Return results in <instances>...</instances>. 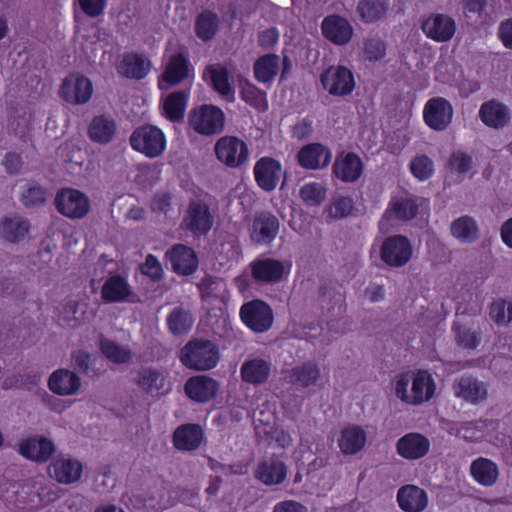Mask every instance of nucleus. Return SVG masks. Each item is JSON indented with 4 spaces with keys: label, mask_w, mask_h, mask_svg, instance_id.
Segmentation results:
<instances>
[{
    "label": "nucleus",
    "mask_w": 512,
    "mask_h": 512,
    "mask_svg": "<svg viewBox=\"0 0 512 512\" xmlns=\"http://www.w3.org/2000/svg\"><path fill=\"white\" fill-rule=\"evenodd\" d=\"M180 359L182 364L190 369L205 371L217 365L220 353L212 341L195 339L183 347Z\"/></svg>",
    "instance_id": "f257e3e1"
},
{
    "label": "nucleus",
    "mask_w": 512,
    "mask_h": 512,
    "mask_svg": "<svg viewBox=\"0 0 512 512\" xmlns=\"http://www.w3.org/2000/svg\"><path fill=\"white\" fill-rule=\"evenodd\" d=\"M188 125L199 135L212 136L219 134L224 129L225 114L215 105L202 104L190 110Z\"/></svg>",
    "instance_id": "f03ea898"
},
{
    "label": "nucleus",
    "mask_w": 512,
    "mask_h": 512,
    "mask_svg": "<svg viewBox=\"0 0 512 512\" xmlns=\"http://www.w3.org/2000/svg\"><path fill=\"white\" fill-rule=\"evenodd\" d=\"M290 261L274 258H257L249 264L253 279L263 284H275L286 278L291 271Z\"/></svg>",
    "instance_id": "7ed1b4c3"
},
{
    "label": "nucleus",
    "mask_w": 512,
    "mask_h": 512,
    "mask_svg": "<svg viewBox=\"0 0 512 512\" xmlns=\"http://www.w3.org/2000/svg\"><path fill=\"white\" fill-rule=\"evenodd\" d=\"M55 205L60 214L70 219H82L90 211L89 198L81 191L65 188L55 197Z\"/></svg>",
    "instance_id": "20e7f679"
},
{
    "label": "nucleus",
    "mask_w": 512,
    "mask_h": 512,
    "mask_svg": "<svg viewBox=\"0 0 512 512\" xmlns=\"http://www.w3.org/2000/svg\"><path fill=\"white\" fill-rule=\"evenodd\" d=\"M412 255V244L403 235L387 237L380 247L381 260L392 268L405 266L411 260Z\"/></svg>",
    "instance_id": "39448f33"
},
{
    "label": "nucleus",
    "mask_w": 512,
    "mask_h": 512,
    "mask_svg": "<svg viewBox=\"0 0 512 512\" xmlns=\"http://www.w3.org/2000/svg\"><path fill=\"white\" fill-rule=\"evenodd\" d=\"M217 159L230 168H238L243 165L249 157L247 144L234 136L221 137L215 144Z\"/></svg>",
    "instance_id": "423d86ee"
},
{
    "label": "nucleus",
    "mask_w": 512,
    "mask_h": 512,
    "mask_svg": "<svg viewBox=\"0 0 512 512\" xmlns=\"http://www.w3.org/2000/svg\"><path fill=\"white\" fill-rule=\"evenodd\" d=\"M240 316L247 327L258 333L269 330L274 319L270 306L258 299L242 305Z\"/></svg>",
    "instance_id": "0eeeda50"
},
{
    "label": "nucleus",
    "mask_w": 512,
    "mask_h": 512,
    "mask_svg": "<svg viewBox=\"0 0 512 512\" xmlns=\"http://www.w3.org/2000/svg\"><path fill=\"white\" fill-rule=\"evenodd\" d=\"M321 83L329 94L346 96L355 88V79L352 71L342 65L331 66L321 75Z\"/></svg>",
    "instance_id": "6e6552de"
},
{
    "label": "nucleus",
    "mask_w": 512,
    "mask_h": 512,
    "mask_svg": "<svg viewBox=\"0 0 512 512\" xmlns=\"http://www.w3.org/2000/svg\"><path fill=\"white\" fill-rule=\"evenodd\" d=\"M94 89L89 78L79 74L67 76L61 85L59 94L66 102L73 105H83L90 101Z\"/></svg>",
    "instance_id": "1a4fd4ad"
},
{
    "label": "nucleus",
    "mask_w": 512,
    "mask_h": 512,
    "mask_svg": "<svg viewBox=\"0 0 512 512\" xmlns=\"http://www.w3.org/2000/svg\"><path fill=\"white\" fill-rule=\"evenodd\" d=\"M18 493L19 498L31 508L45 506L57 498L56 493L46 484L43 477L29 479L21 486Z\"/></svg>",
    "instance_id": "9d476101"
},
{
    "label": "nucleus",
    "mask_w": 512,
    "mask_h": 512,
    "mask_svg": "<svg viewBox=\"0 0 512 512\" xmlns=\"http://www.w3.org/2000/svg\"><path fill=\"white\" fill-rule=\"evenodd\" d=\"M19 454L36 463H46L56 452L54 442L41 435H33L22 439L18 444Z\"/></svg>",
    "instance_id": "9b49d317"
},
{
    "label": "nucleus",
    "mask_w": 512,
    "mask_h": 512,
    "mask_svg": "<svg viewBox=\"0 0 512 512\" xmlns=\"http://www.w3.org/2000/svg\"><path fill=\"white\" fill-rule=\"evenodd\" d=\"M421 28L427 38L444 43L454 37L457 26L450 15L433 13L423 20Z\"/></svg>",
    "instance_id": "f8f14e48"
},
{
    "label": "nucleus",
    "mask_w": 512,
    "mask_h": 512,
    "mask_svg": "<svg viewBox=\"0 0 512 512\" xmlns=\"http://www.w3.org/2000/svg\"><path fill=\"white\" fill-rule=\"evenodd\" d=\"M453 113V107L448 100L442 97H434L425 104L423 118L431 129L443 131L451 123Z\"/></svg>",
    "instance_id": "ddd939ff"
},
{
    "label": "nucleus",
    "mask_w": 512,
    "mask_h": 512,
    "mask_svg": "<svg viewBox=\"0 0 512 512\" xmlns=\"http://www.w3.org/2000/svg\"><path fill=\"white\" fill-rule=\"evenodd\" d=\"M182 226L194 235L207 234L213 226V217L208 205L201 200L191 201Z\"/></svg>",
    "instance_id": "4468645a"
},
{
    "label": "nucleus",
    "mask_w": 512,
    "mask_h": 512,
    "mask_svg": "<svg viewBox=\"0 0 512 512\" xmlns=\"http://www.w3.org/2000/svg\"><path fill=\"white\" fill-rule=\"evenodd\" d=\"M80 460L67 455L55 458L48 467L49 476L60 484L70 485L78 482L83 473Z\"/></svg>",
    "instance_id": "2eb2a0df"
},
{
    "label": "nucleus",
    "mask_w": 512,
    "mask_h": 512,
    "mask_svg": "<svg viewBox=\"0 0 512 512\" xmlns=\"http://www.w3.org/2000/svg\"><path fill=\"white\" fill-rule=\"evenodd\" d=\"M429 439L417 432H410L400 437L396 442L397 454L409 461L419 460L430 451Z\"/></svg>",
    "instance_id": "dca6fc26"
},
{
    "label": "nucleus",
    "mask_w": 512,
    "mask_h": 512,
    "mask_svg": "<svg viewBox=\"0 0 512 512\" xmlns=\"http://www.w3.org/2000/svg\"><path fill=\"white\" fill-rule=\"evenodd\" d=\"M282 175V165L274 158L262 157L255 163L254 176L256 183L267 192L273 191L277 187Z\"/></svg>",
    "instance_id": "f3484780"
},
{
    "label": "nucleus",
    "mask_w": 512,
    "mask_h": 512,
    "mask_svg": "<svg viewBox=\"0 0 512 512\" xmlns=\"http://www.w3.org/2000/svg\"><path fill=\"white\" fill-rule=\"evenodd\" d=\"M166 258L173 271L183 276L193 274L199 265L195 251L183 244H177L168 250Z\"/></svg>",
    "instance_id": "a211bd4d"
},
{
    "label": "nucleus",
    "mask_w": 512,
    "mask_h": 512,
    "mask_svg": "<svg viewBox=\"0 0 512 512\" xmlns=\"http://www.w3.org/2000/svg\"><path fill=\"white\" fill-rule=\"evenodd\" d=\"M469 475L479 486L490 488L499 481L500 467L492 459L480 456L471 461Z\"/></svg>",
    "instance_id": "6ab92c4d"
},
{
    "label": "nucleus",
    "mask_w": 512,
    "mask_h": 512,
    "mask_svg": "<svg viewBox=\"0 0 512 512\" xmlns=\"http://www.w3.org/2000/svg\"><path fill=\"white\" fill-rule=\"evenodd\" d=\"M396 500L403 512H423L429 505L428 493L414 484L400 487L396 494Z\"/></svg>",
    "instance_id": "aec40b11"
},
{
    "label": "nucleus",
    "mask_w": 512,
    "mask_h": 512,
    "mask_svg": "<svg viewBox=\"0 0 512 512\" xmlns=\"http://www.w3.org/2000/svg\"><path fill=\"white\" fill-rule=\"evenodd\" d=\"M416 213L417 205L414 199L402 198L394 200L389 204L379 221V228L382 232L386 233L393 226V220H409L412 219Z\"/></svg>",
    "instance_id": "412c9836"
},
{
    "label": "nucleus",
    "mask_w": 512,
    "mask_h": 512,
    "mask_svg": "<svg viewBox=\"0 0 512 512\" xmlns=\"http://www.w3.org/2000/svg\"><path fill=\"white\" fill-rule=\"evenodd\" d=\"M132 147L147 157L160 154V130L154 126H143L133 132L130 137Z\"/></svg>",
    "instance_id": "4be33fe9"
},
{
    "label": "nucleus",
    "mask_w": 512,
    "mask_h": 512,
    "mask_svg": "<svg viewBox=\"0 0 512 512\" xmlns=\"http://www.w3.org/2000/svg\"><path fill=\"white\" fill-rule=\"evenodd\" d=\"M279 220L269 212L257 215L252 223L250 237L257 244H270L278 235Z\"/></svg>",
    "instance_id": "5701e85b"
},
{
    "label": "nucleus",
    "mask_w": 512,
    "mask_h": 512,
    "mask_svg": "<svg viewBox=\"0 0 512 512\" xmlns=\"http://www.w3.org/2000/svg\"><path fill=\"white\" fill-rule=\"evenodd\" d=\"M454 394L470 403L478 404L487 399V384L473 376H462L454 382Z\"/></svg>",
    "instance_id": "b1692460"
},
{
    "label": "nucleus",
    "mask_w": 512,
    "mask_h": 512,
    "mask_svg": "<svg viewBox=\"0 0 512 512\" xmlns=\"http://www.w3.org/2000/svg\"><path fill=\"white\" fill-rule=\"evenodd\" d=\"M321 30L323 36L335 45L347 44L353 35V28L349 21L339 15L325 17Z\"/></svg>",
    "instance_id": "393cba45"
},
{
    "label": "nucleus",
    "mask_w": 512,
    "mask_h": 512,
    "mask_svg": "<svg viewBox=\"0 0 512 512\" xmlns=\"http://www.w3.org/2000/svg\"><path fill=\"white\" fill-rule=\"evenodd\" d=\"M297 159L301 167L318 170L330 164L332 152L322 144L312 143L300 149Z\"/></svg>",
    "instance_id": "a878e982"
},
{
    "label": "nucleus",
    "mask_w": 512,
    "mask_h": 512,
    "mask_svg": "<svg viewBox=\"0 0 512 512\" xmlns=\"http://www.w3.org/2000/svg\"><path fill=\"white\" fill-rule=\"evenodd\" d=\"M80 377L71 370H55L48 379V388L59 396L75 395L81 388Z\"/></svg>",
    "instance_id": "bb28decb"
},
{
    "label": "nucleus",
    "mask_w": 512,
    "mask_h": 512,
    "mask_svg": "<svg viewBox=\"0 0 512 512\" xmlns=\"http://www.w3.org/2000/svg\"><path fill=\"white\" fill-rule=\"evenodd\" d=\"M31 229L30 221L21 216H8L0 221V238L9 243L24 241Z\"/></svg>",
    "instance_id": "cd10ccee"
},
{
    "label": "nucleus",
    "mask_w": 512,
    "mask_h": 512,
    "mask_svg": "<svg viewBox=\"0 0 512 512\" xmlns=\"http://www.w3.org/2000/svg\"><path fill=\"white\" fill-rule=\"evenodd\" d=\"M204 440L203 428L198 424H184L179 426L173 434L174 446L181 451H194Z\"/></svg>",
    "instance_id": "c85d7f7f"
},
{
    "label": "nucleus",
    "mask_w": 512,
    "mask_h": 512,
    "mask_svg": "<svg viewBox=\"0 0 512 512\" xmlns=\"http://www.w3.org/2000/svg\"><path fill=\"white\" fill-rule=\"evenodd\" d=\"M255 477L264 485H279L287 477V466L279 458L266 459L259 463Z\"/></svg>",
    "instance_id": "c756f323"
},
{
    "label": "nucleus",
    "mask_w": 512,
    "mask_h": 512,
    "mask_svg": "<svg viewBox=\"0 0 512 512\" xmlns=\"http://www.w3.org/2000/svg\"><path fill=\"white\" fill-rule=\"evenodd\" d=\"M203 80L210 84L213 89L229 101L234 99V88L230 84L228 71L219 64H212L205 68Z\"/></svg>",
    "instance_id": "7c9ffc66"
},
{
    "label": "nucleus",
    "mask_w": 512,
    "mask_h": 512,
    "mask_svg": "<svg viewBox=\"0 0 512 512\" xmlns=\"http://www.w3.org/2000/svg\"><path fill=\"white\" fill-rule=\"evenodd\" d=\"M333 171L341 181L354 182L361 176L363 164L354 153L341 154L335 160Z\"/></svg>",
    "instance_id": "2f4dec72"
},
{
    "label": "nucleus",
    "mask_w": 512,
    "mask_h": 512,
    "mask_svg": "<svg viewBox=\"0 0 512 512\" xmlns=\"http://www.w3.org/2000/svg\"><path fill=\"white\" fill-rule=\"evenodd\" d=\"M366 431L358 425H349L342 429L338 438V447L345 455H354L366 445Z\"/></svg>",
    "instance_id": "473e14b6"
},
{
    "label": "nucleus",
    "mask_w": 512,
    "mask_h": 512,
    "mask_svg": "<svg viewBox=\"0 0 512 512\" xmlns=\"http://www.w3.org/2000/svg\"><path fill=\"white\" fill-rule=\"evenodd\" d=\"M218 390L217 382L206 376L199 375L190 378L185 384V391L189 398L197 402H206L214 397Z\"/></svg>",
    "instance_id": "72a5a7b5"
},
{
    "label": "nucleus",
    "mask_w": 512,
    "mask_h": 512,
    "mask_svg": "<svg viewBox=\"0 0 512 512\" xmlns=\"http://www.w3.org/2000/svg\"><path fill=\"white\" fill-rule=\"evenodd\" d=\"M271 372V364L262 358H253L246 360L240 369L241 379L252 385H261L265 383Z\"/></svg>",
    "instance_id": "f704fd0d"
},
{
    "label": "nucleus",
    "mask_w": 512,
    "mask_h": 512,
    "mask_svg": "<svg viewBox=\"0 0 512 512\" xmlns=\"http://www.w3.org/2000/svg\"><path fill=\"white\" fill-rule=\"evenodd\" d=\"M189 91H174L162 102L164 116L171 122H182L186 113Z\"/></svg>",
    "instance_id": "c9c22d12"
},
{
    "label": "nucleus",
    "mask_w": 512,
    "mask_h": 512,
    "mask_svg": "<svg viewBox=\"0 0 512 512\" xmlns=\"http://www.w3.org/2000/svg\"><path fill=\"white\" fill-rule=\"evenodd\" d=\"M414 389L412 395L417 400V406L429 402L435 395L436 382L433 375L427 370L412 371Z\"/></svg>",
    "instance_id": "e433bc0d"
},
{
    "label": "nucleus",
    "mask_w": 512,
    "mask_h": 512,
    "mask_svg": "<svg viewBox=\"0 0 512 512\" xmlns=\"http://www.w3.org/2000/svg\"><path fill=\"white\" fill-rule=\"evenodd\" d=\"M479 117L485 125L495 129L504 127L510 118L508 108L497 101L483 103L479 109Z\"/></svg>",
    "instance_id": "4c0bfd02"
},
{
    "label": "nucleus",
    "mask_w": 512,
    "mask_h": 512,
    "mask_svg": "<svg viewBox=\"0 0 512 512\" xmlns=\"http://www.w3.org/2000/svg\"><path fill=\"white\" fill-rule=\"evenodd\" d=\"M287 378L291 384L306 388L317 383L320 378V367L313 361H307L290 369Z\"/></svg>",
    "instance_id": "58836bf2"
},
{
    "label": "nucleus",
    "mask_w": 512,
    "mask_h": 512,
    "mask_svg": "<svg viewBox=\"0 0 512 512\" xmlns=\"http://www.w3.org/2000/svg\"><path fill=\"white\" fill-rule=\"evenodd\" d=\"M189 60L183 53H177L171 56L167 62L162 80L177 85L189 77L190 74Z\"/></svg>",
    "instance_id": "ea45409f"
},
{
    "label": "nucleus",
    "mask_w": 512,
    "mask_h": 512,
    "mask_svg": "<svg viewBox=\"0 0 512 512\" xmlns=\"http://www.w3.org/2000/svg\"><path fill=\"white\" fill-rule=\"evenodd\" d=\"M450 231L455 239L464 244L474 243L480 237L478 223L474 218L467 215L452 221Z\"/></svg>",
    "instance_id": "a19ab883"
},
{
    "label": "nucleus",
    "mask_w": 512,
    "mask_h": 512,
    "mask_svg": "<svg viewBox=\"0 0 512 512\" xmlns=\"http://www.w3.org/2000/svg\"><path fill=\"white\" fill-rule=\"evenodd\" d=\"M117 126L113 118L107 115L95 116L89 125V137L99 144L111 142L116 134Z\"/></svg>",
    "instance_id": "79ce46f5"
},
{
    "label": "nucleus",
    "mask_w": 512,
    "mask_h": 512,
    "mask_svg": "<svg viewBox=\"0 0 512 512\" xmlns=\"http://www.w3.org/2000/svg\"><path fill=\"white\" fill-rule=\"evenodd\" d=\"M131 287L121 276L109 277L102 287V298L106 302H123L131 295Z\"/></svg>",
    "instance_id": "37998d69"
},
{
    "label": "nucleus",
    "mask_w": 512,
    "mask_h": 512,
    "mask_svg": "<svg viewBox=\"0 0 512 512\" xmlns=\"http://www.w3.org/2000/svg\"><path fill=\"white\" fill-rule=\"evenodd\" d=\"M148 71V61L137 54L125 55L118 66V72L128 78L141 79Z\"/></svg>",
    "instance_id": "c03bdc74"
},
{
    "label": "nucleus",
    "mask_w": 512,
    "mask_h": 512,
    "mask_svg": "<svg viewBox=\"0 0 512 512\" xmlns=\"http://www.w3.org/2000/svg\"><path fill=\"white\" fill-rule=\"evenodd\" d=\"M413 386L412 371L400 373L392 381V388L396 398L404 404L417 406V400L412 395Z\"/></svg>",
    "instance_id": "a18cd8bd"
},
{
    "label": "nucleus",
    "mask_w": 512,
    "mask_h": 512,
    "mask_svg": "<svg viewBox=\"0 0 512 512\" xmlns=\"http://www.w3.org/2000/svg\"><path fill=\"white\" fill-rule=\"evenodd\" d=\"M219 18L212 11L201 12L195 22V33L202 41L211 40L219 29Z\"/></svg>",
    "instance_id": "49530a36"
},
{
    "label": "nucleus",
    "mask_w": 512,
    "mask_h": 512,
    "mask_svg": "<svg viewBox=\"0 0 512 512\" xmlns=\"http://www.w3.org/2000/svg\"><path fill=\"white\" fill-rule=\"evenodd\" d=\"M280 59L275 54L264 55L254 64L255 77L259 82L267 83L272 81L278 74Z\"/></svg>",
    "instance_id": "de8ad7c7"
},
{
    "label": "nucleus",
    "mask_w": 512,
    "mask_h": 512,
    "mask_svg": "<svg viewBox=\"0 0 512 512\" xmlns=\"http://www.w3.org/2000/svg\"><path fill=\"white\" fill-rule=\"evenodd\" d=\"M99 347L103 355L113 363L126 364L132 359V352L126 346H121L118 343L101 337Z\"/></svg>",
    "instance_id": "09e8293b"
},
{
    "label": "nucleus",
    "mask_w": 512,
    "mask_h": 512,
    "mask_svg": "<svg viewBox=\"0 0 512 512\" xmlns=\"http://www.w3.org/2000/svg\"><path fill=\"white\" fill-rule=\"evenodd\" d=\"M455 340L465 349H476L480 344V329L470 325L456 323L453 326Z\"/></svg>",
    "instance_id": "8fccbe9b"
},
{
    "label": "nucleus",
    "mask_w": 512,
    "mask_h": 512,
    "mask_svg": "<svg viewBox=\"0 0 512 512\" xmlns=\"http://www.w3.org/2000/svg\"><path fill=\"white\" fill-rule=\"evenodd\" d=\"M357 11L363 21L372 23L385 15L387 7L380 0H361L358 3Z\"/></svg>",
    "instance_id": "3c124183"
},
{
    "label": "nucleus",
    "mask_w": 512,
    "mask_h": 512,
    "mask_svg": "<svg viewBox=\"0 0 512 512\" xmlns=\"http://www.w3.org/2000/svg\"><path fill=\"white\" fill-rule=\"evenodd\" d=\"M326 187L319 182L305 183L299 190L302 201L308 206H318L326 198Z\"/></svg>",
    "instance_id": "603ef678"
},
{
    "label": "nucleus",
    "mask_w": 512,
    "mask_h": 512,
    "mask_svg": "<svg viewBox=\"0 0 512 512\" xmlns=\"http://www.w3.org/2000/svg\"><path fill=\"white\" fill-rule=\"evenodd\" d=\"M49 194L45 188L36 184L23 187L21 201L25 207H39L46 203Z\"/></svg>",
    "instance_id": "864d4df0"
},
{
    "label": "nucleus",
    "mask_w": 512,
    "mask_h": 512,
    "mask_svg": "<svg viewBox=\"0 0 512 512\" xmlns=\"http://www.w3.org/2000/svg\"><path fill=\"white\" fill-rule=\"evenodd\" d=\"M490 316L498 326H508L512 322V300L499 299L493 302Z\"/></svg>",
    "instance_id": "5fc2aeb1"
},
{
    "label": "nucleus",
    "mask_w": 512,
    "mask_h": 512,
    "mask_svg": "<svg viewBox=\"0 0 512 512\" xmlns=\"http://www.w3.org/2000/svg\"><path fill=\"white\" fill-rule=\"evenodd\" d=\"M410 171L419 181H426L434 175V162L426 155H417L410 162Z\"/></svg>",
    "instance_id": "6e6d98bb"
},
{
    "label": "nucleus",
    "mask_w": 512,
    "mask_h": 512,
    "mask_svg": "<svg viewBox=\"0 0 512 512\" xmlns=\"http://www.w3.org/2000/svg\"><path fill=\"white\" fill-rule=\"evenodd\" d=\"M170 331L174 334H181L188 331L193 325L191 314L181 308H175L167 318Z\"/></svg>",
    "instance_id": "4d7b16f0"
},
{
    "label": "nucleus",
    "mask_w": 512,
    "mask_h": 512,
    "mask_svg": "<svg viewBox=\"0 0 512 512\" xmlns=\"http://www.w3.org/2000/svg\"><path fill=\"white\" fill-rule=\"evenodd\" d=\"M203 297L224 298L226 283L218 278L206 277L199 284Z\"/></svg>",
    "instance_id": "13d9d810"
},
{
    "label": "nucleus",
    "mask_w": 512,
    "mask_h": 512,
    "mask_svg": "<svg viewBox=\"0 0 512 512\" xmlns=\"http://www.w3.org/2000/svg\"><path fill=\"white\" fill-rule=\"evenodd\" d=\"M354 209L353 200L350 197L336 198L328 207V214L333 219L349 216Z\"/></svg>",
    "instance_id": "bf43d9fd"
},
{
    "label": "nucleus",
    "mask_w": 512,
    "mask_h": 512,
    "mask_svg": "<svg viewBox=\"0 0 512 512\" xmlns=\"http://www.w3.org/2000/svg\"><path fill=\"white\" fill-rule=\"evenodd\" d=\"M243 99L255 107L259 111H265L268 108V102L266 99V94L253 86H248L243 89L242 92Z\"/></svg>",
    "instance_id": "052dcab7"
},
{
    "label": "nucleus",
    "mask_w": 512,
    "mask_h": 512,
    "mask_svg": "<svg viewBox=\"0 0 512 512\" xmlns=\"http://www.w3.org/2000/svg\"><path fill=\"white\" fill-rule=\"evenodd\" d=\"M364 53L371 61L380 60L386 54V45L379 38H369L364 43Z\"/></svg>",
    "instance_id": "680f3d73"
},
{
    "label": "nucleus",
    "mask_w": 512,
    "mask_h": 512,
    "mask_svg": "<svg viewBox=\"0 0 512 512\" xmlns=\"http://www.w3.org/2000/svg\"><path fill=\"white\" fill-rule=\"evenodd\" d=\"M450 166L459 173H466L472 168V159L463 152H455L450 158Z\"/></svg>",
    "instance_id": "e2e57ef3"
},
{
    "label": "nucleus",
    "mask_w": 512,
    "mask_h": 512,
    "mask_svg": "<svg viewBox=\"0 0 512 512\" xmlns=\"http://www.w3.org/2000/svg\"><path fill=\"white\" fill-rule=\"evenodd\" d=\"M158 380V372L154 369L146 368L141 370L139 374L138 384L144 390L151 392L153 389H158L157 387Z\"/></svg>",
    "instance_id": "0e129e2a"
},
{
    "label": "nucleus",
    "mask_w": 512,
    "mask_h": 512,
    "mask_svg": "<svg viewBox=\"0 0 512 512\" xmlns=\"http://www.w3.org/2000/svg\"><path fill=\"white\" fill-rule=\"evenodd\" d=\"M82 11L90 17L101 15L106 6V0H78Z\"/></svg>",
    "instance_id": "69168bd1"
},
{
    "label": "nucleus",
    "mask_w": 512,
    "mask_h": 512,
    "mask_svg": "<svg viewBox=\"0 0 512 512\" xmlns=\"http://www.w3.org/2000/svg\"><path fill=\"white\" fill-rule=\"evenodd\" d=\"M140 270L142 274L156 280L160 276V263L155 256L149 254L140 266Z\"/></svg>",
    "instance_id": "338daca9"
},
{
    "label": "nucleus",
    "mask_w": 512,
    "mask_h": 512,
    "mask_svg": "<svg viewBox=\"0 0 512 512\" xmlns=\"http://www.w3.org/2000/svg\"><path fill=\"white\" fill-rule=\"evenodd\" d=\"M273 512H308L306 506L294 500H285L274 506Z\"/></svg>",
    "instance_id": "774afa93"
}]
</instances>
